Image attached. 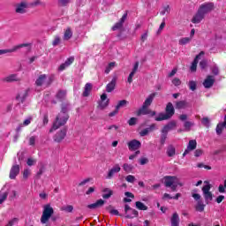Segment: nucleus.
<instances>
[{
    "label": "nucleus",
    "mask_w": 226,
    "mask_h": 226,
    "mask_svg": "<svg viewBox=\"0 0 226 226\" xmlns=\"http://www.w3.org/2000/svg\"><path fill=\"white\" fill-rule=\"evenodd\" d=\"M154 96H156L155 93L151 94L145 100L143 106L144 107H151V103H153V100H154Z\"/></svg>",
    "instance_id": "a878e982"
},
{
    "label": "nucleus",
    "mask_w": 226,
    "mask_h": 226,
    "mask_svg": "<svg viewBox=\"0 0 226 226\" xmlns=\"http://www.w3.org/2000/svg\"><path fill=\"white\" fill-rule=\"evenodd\" d=\"M4 82H19L20 79H19V76L17 74H11L5 78H4Z\"/></svg>",
    "instance_id": "393cba45"
},
{
    "label": "nucleus",
    "mask_w": 226,
    "mask_h": 226,
    "mask_svg": "<svg viewBox=\"0 0 226 226\" xmlns=\"http://www.w3.org/2000/svg\"><path fill=\"white\" fill-rule=\"evenodd\" d=\"M65 137H66V129H62L60 132L55 134V136L53 137V140L59 144L60 142H63V140H64Z\"/></svg>",
    "instance_id": "9d476101"
},
{
    "label": "nucleus",
    "mask_w": 226,
    "mask_h": 226,
    "mask_svg": "<svg viewBox=\"0 0 226 226\" xmlns=\"http://www.w3.org/2000/svg\"><path fill=\"white\" fill-rule=\"evenodd\" d=\"M197 148V141L195 139H191L188 143L187 148L185 150L183 156H186L190 151H193Z\"/></svg>",
    "instance_id": "dca6fc26"
},
{
    "label": "nucleus",
    "mask_w": 226,
    "mask_h": 226,
    "mask_svg": "<svg viewBox=\"0 0 226 226\" xmlns=\"http://www.w3.org/2000/svg\"><path fill=\"white\" fill-rule=\"evenodd\" d=\"M26 165H28V167H33V165H36V160L33 158H28L26 161Z\"/></svg>",
    "instance_id": "3c124183"
},
{
    "label": "nucleus",
    "mask_w": 226,
    "mask_h": 226,
    "mask_svg": "<svg viewBox=\"0 0 226 226\" xmlns=\"http://www.w3.org/2000/svg\"><path fill=\"white\" fill-rule=\"evenodd\" d=\"M102 193V199H110L114 194V192L109 188H104Z\"/></svg>",
    "instance_id": "cd10ccee"
},
{
    "label": "nucleus",
    "mask_w": 226,
    "mask_h": 226,
    "mask_svg": "<svg viewBox=\"0 0 226 226\" xmlns=\"http://www.w3.org/2000/svg\"><path fill=\"white\" fill-rule=\"evenodd\" d=\"M17 223H19V218H12L8 222V223L5 226H13L17 225Z\"/></svg>",
    "instance_id": "a18cd8bd"
},
{
    "label": "nucleus",
    "mask_w": 226,
    "mask_h": 226,
    "mask_svg": "<svg viewBox=\"0 0 226 226\" xmlns=\"http://www.w3.org/2000/svg\"><path fill=\"white\" fill-rule=\"evenodd\" d=\"M59 43H61V37L56 36L52 42L53 47H57Z\"/></svg>",
    "instance_id": "603ef678"
},
{
    "label": "nucleus",
    "mask_w": 226,
    "mask_h": 226,
    "mask_svg": "<svg viewBox=\"0 0 226 226\" xmlns=\"http://www.w3.org/2000/svg\"><path fill=\"white\" fill-rule=\"evenodd\" d=\"M109 99H107L106 101H101V102L99 103V109L103 110V109H106V107H109Z\"/></svg>",
    "instance_id": "c03bdc74"
},
{
    "label": "nucleus",
    "mask_w": 226,
    "mask_h": 226,
    "mask_svg": "<svg viewBox=\"0 0 226 226\" xmlns=\"http://www.w3.org/2000/svg\"><path fill=\"white\" fill-rule=\"evenodd\" d=\"M211 185H207L202 187V192L205 199L206 204H210L213 200V192H210Z\"/></svg>",
    "instance_id": "423d86ee"
},
{
    "label": "nucleus",
    "mask_w": 226,
    "mask_h": 226,
    "mask_svg": "<svg viewBox=\"0 0 226 226\" xmlns=\"http://www.w3.org/2000/svg\"><path fill=\"white\" fill-rule=\"evenodd\" d=\"M128 17V13H124L120 20L112 26V31H117V29H123V25L124 24L126 19Z\"/></svg>",
    "instance_id": "4468645a"
},
{
    "label": "nucleus",
    "mask_w": 226,
    "mask_h": 226,
    "mask_svg": "<svg viewBox=\"0 0 226 226\" xmlns=\"http://www.w3.org/2000/svg\"><path fill=\"white\" fill-rule=\"evenodd\" d=\"M123 169H124V172L129 174V172H132L133 170V165L128 164V163H124L123 165Z\"/></svg>",
    "instance_id": "79ce46f5"
},
{
    "label": "nucleus",
    "mask_w": 226,
    "mask_h": 226,
    "mask_svg": "<svg viewBox=\"0 0 226 226\" xmlns=\"http://www.w3.org/2000/svg\"><path fill=\"white\" fill-rule=\"evenodd\" d=\"M114 68H116V62H111L108 64V66L106 67L104 73L109 74L110 73L111 70H114Z\"/></svg>",
    "instance_id": "4c0bfd02"
},
{
    "label": "nucleus",
    "mask_w": 226,
    "mask_h": 226,
    "mask_svg": "<svg viewBox=\"0 0 226 226\" xmlns=\"http://www.w3.org/2000/svg\"><path fill=\"white\" fill-rule=\"evenodd\" d=\"M129 126H134V124H137V118L132 117L128 121Z\"/></svg>",
    "instance_id": "13d9d810"
},
{
    "label": "nucleus",
    "mask_w": 226,
    "mask_h": 226,
    "mask_svg": "<svg viewBox=\"0 0 226 226\" xmlns=\"http://www.w3.org/2000/svg\"><path fill=\"white\" fill-rule=\"evenodd\" d=\"M147 114H151V109H147V106H142L139 110H138V116H147Z\"/></svg>",
    "instance_id": "bb28decb"
},
{
    "label": "nucleus",
    "mask_w": 226,
    "mask_h": 226,
    "mask_svg": "<svg viewBox=\"0 0 226 226\" xmlns=\"http://www.w3.org/2000/svg\"><path fill=\"white\" fill-rule=\"evenodd\" d=\"M19 174H20V167L17 164L13 165L11 169L9 177L10 179H15Z\"/></svg>",
    "instance_id": "f3484780"
},
{
    "label": "nucleus",
    "mask_w": 226,
    "mask_h": 226,
    "mask_svg": "<svg viewBox=\"0 0 226 226\" xmlns=\"http://www.w3.org/2000/svg\"><path fill=\"white\" fill-rule=\"evenodd\" d=\"M59 6H68L70 0H58Z\"/></svg>",
    "instance_id": "5fc2aeb1"
},
{
    "label": "nucleus",
    "mask_w": 226,
    "mask_h": 226,
    "mask_svg": "<svg viewBox=\"0 0 226 226\" xmlns=\"http://www.w3.org/2000/svg\"><path fill=\"white\" fill-rule=\"evenodd\" d=\"M29 174H31V171L29 170H25L23 172V177L24 179H27L29 177Z\"/></svg>",
    "instance_id": "e2e57ef3"
},
{
    "label": "nucleus",
    "mask_w": 226,
    "mask_h": 226,
    "mask_svg": "<svg viewBox=\"0 0 226 226\" xmlns=\"http://www.w3.org/2000/svg\"><path fill=\"white\" fill-rule=\"evenodd\" d=\"M170 119V117L166 113H159L157 117H155V121H167Z\"/></svg>",
    "instance_id": "7c9ffc66"
},
{
    "label": "nucleus",
    "mask_w": 226,
    "mask_h": 226,
    "mask_svg": "<svg viewBox=\"0 0 226 226\" xmlns=\"http://www.w3.org/2000/svg\"><path fill=\"white\" fill-rule=\"evenodd\" d=\"M150 132L148 127L146 129H143L140 132L139 135L140 137H146V135H147Z\"/></svg>",
    "instance_id": "bf43d9fd"
},
{
    "label": "nucleus",
    "mask_w": 226,
    "mask_h": 226,
    "mask_svg": "<svg viewBox=\"0 0 226 226\" xmlns=\"http://www.w3.org/2000/svg\"><path fill=\"white\" fill-rule=\"evenodd\" d=\"M92 90H93V85L91 83H87L85 85L84 92H83L82 95L85 98H87V96H89V94H91Z\"/></svg>",
    "instance_id": "b1692460"
},
{
    "label": "nucleus",
    "mask_w": 226,
    "mask_h": 226,
    "mask_svg": "<svg viewBox=\"0 0 226 226\" xmlns=\"http://www.w3.org/2000/svg\"><path fill=\"white\" fill-rule=\"evenodd\" d=\"M215 85V76L208 75L203 81V87L205 89H211Z\"/></svg>",
    "instance_id": "9b49d317"
},
{
    "label": "nucleus",
    "mask_w": 226,
    "mask_h": 226,
    "mask_svg": "<svg viewBox=\"0 0 226 226\" xmlns=\"http://www.w3.org/2000/svg\"><path fill=\"white\" fill-rule=\"evenodd\" d=\"M188 107V102L186 101H178L176 102V109L181 110V109H186Z\"/></svg>",
    "instance_id": "c85d7f7f"
},
{
    "label": "nucleus",
    "mask_w": 226,
    "mask_h": 226,
    "mask_svg": "<svg viewBox=\"0 0 226 226\" xmlns=\"http://www.w3.org/2000/svg\"><path fill=\"white\" fill-rule=\"evenodd\" d=\"M23 47H31V43L19 44L10 49H0V56H3L4 54H11V52H17V50H19V49H23Z\"/></svg>",
    "instance_id": "0eeeda50"
},
{
    "label": "nucleus",
    "mask_w": 226,
    "mask_h": 226,
    "mask_svg": "<svg viewBox=\"0 0 226 226\" xmlns=\"http://www.w3.org/2000/svg\"><path fill=\"white\" fill-rule=\"evenodd\" d=\"M116 84H117V77H113L111 81L106 86V92L112 93L116 89Z\"/></svg>",
    "instance_id": "a211bd4d"
},
{
    "label": "nucleus",
    "mask_w": 226,
    "mask_h": 226,
    "mask_svg": "<svg viewBox=\"0 0 226 226\" xmlns=\"http://www.w3.org/2000/svg\"><path fill=\"white\" fill-rule=\"evenodd\" d=\"M62 211H66L67 213H72L73 211V206L68 205L62 207Z\"/></svg>",
    "instance_id": "8fccbe9b"
},
{
    "label": "nucleus",
    "mask_w": 226,
    "mask_h": 226,
    "mask_svg": "<svg viewBox=\"0 0 226 226\" xmlns=\"http://www.w3.org/2000/svg\"><path fill=\"white\" fill-rule=\"evenodd\" d=\"M125 181H127V183H135V181H136L135 176L128 175V176L125 177Z\"/></svg>",
    "instance_id": "de8ad7c7"
},
{
    "label": "nucleus",
    "mask_w": 226,
    "mask_h": 226,
    "mask_svg": "<svg viewBox=\"0 0 226 226\" xmlns=\"http://www.w3.org/2000/svg\"><path fill=\"white\" fill-rule=\"evenodd\" d=\"M206 66H207V61L202 60V61L200 63V67L201 68V70H204V69H206Z\"/></svg>",
    "instance_id": "0e129e2a"
},
{
    "label": "nucleus",
    "mask_w": 226,
    "mask_h": 226,
    "mask_svg": "<svg viewBox=\"0 0 226 226\" xmlns=\"http://www.w3.org/2000/svg\"><path fill=\"white\" fill-rule=\"evenodd\" d=\"M127 146L129 147V151H137V149H140V146H142V144L137 139H132L128 142Z\"/></svg>",
    "instance_id": "ddd939ff"
},
{
    "label": "nucleus",
    "mask_w": 226,
    "mask_h": 226,
    "mask_svg": "<svg viewBox=\"0 0 226 226\" xmlns=\"http://www.w3.org/2000/svg\"><path fill=\"white\" fill-rule=\"evenodd\" d=\"M8 199V192L0 191V206Z\"/></svg>",
    "instance_id": "72a5a7b5"
},
{
    "label": "nucleus",
    "mask_w": 226,
    "mask_h": 226,
    "mask_svg": "<svg viewBox=\"0 0 226 226\" xmlns=\"http://www.w3.org/2000/svg\"><path fill=\"white\" fill-rule=\"evenodd\" d=\"M192 41V37H183L179 39L178 43L179 45H188Z\"/></svg>",
    "instance_id": "f704fd0d"
},
{
    "label": "nucleus",
    "mask_w": 226,
    "mask_h": 226,
    "mask_svg": "<svg viewBox=\"0 0 226 226\" xmlns=\"http://www.w3.org/2000/svg\"><path fill=\"white\" fill-rule=\"evenodd\" d=\"M205 207L206 206L204 205L202 200H199V201H197V205H196L195 208H196V211H200V213H202V211H204Z\"/></svg>",
    "instance_id": "ea45409f"
},
{
    "label": "nucleus",
    "mask_w": 226,
    "mask_h": 226,
    "mask_svg": "<svg viewBox=\"0 0 226 226\" xmlns=\"http://www.w3.org/2000/svg\"><path fill=\"white\" fill-rule=\"evenodd\" d=\"M189 89H191V91H195V89H197V82L190 81L189 82Z\"/></svg>",
    "instance_id": "09e8293b"
},
{
    "label": "nucleus",
    "mask_w": 226,
    "mask_h": 226,
    "mask_svg": "<svg viewBox=\"0 0 226 226\" xmlns=\"http://www.w3.org/2000/svg\"><path fill=\"white\" fill-rule=\"evenodd\" d=\"M171 226H179V215L174 213L171 217Z\"/></svg>",
    "instance_id": "c756f323"
},
{
    "label": "nucleus",
    "mask_w": 226,
    "mask_h": 226,
    "mask_svg": "<svg viewBox=\"0 0 226 226\" xmlns=\"http://www.w3.org/2000/svg\"><path fill=\"white\" fill-rule=\"evenodd\" d=\"M31 121H33V117H29L28 118H26L23 122L22 126H29V124H31Z\"/></svg>",
    "instance_id": "6e6d98bb"
},
{
    "label": "nucleus",
    "mask_w": 226,
    "mask_h": 226,
    "mask_svg": "<svg viewBox=\"0 0 226 226\" xmlns=\"http://www.w3.org/2000/svg\"><path fill=\"white\" fill-rule=\"evenodd\" d=\"M205 14L198 10V12L193 16L192 22V24H200V22L204 19Z\"/></svg>",
    "instance_id": "aec40b11"
},
{
    "label": "nucleus",
    "mask_w": 226,
    "mask_h": 226,
    "mask_svg": "<svg viewBox=\"0 0 226 226\" xmlns=\"http://www.w3.org/2000/svg\"><path fill=\"white\" fill-rule=\"evenodd\" d=\"M125 218H137L139 216V211L132 208L130 205L124 206Z\"/></svg>",
    "instance_id": "6e6552de"
},
{
    "label": "nucleus",
    "mask_w": 226,
    "mask_h": 226,
    "mask_svg": "<svg viewBox=\"0 0 226 226\" xmlns=\"http://www.w3.org/2000/svg\"><path fill=\"white\" fill-rule=\"evenodd\" d=\"M172 84L175 85V86H181V79H177V78H175L173 80H172Z\"/></svg>",
    "instance_id": "338daca9"
},
{
    "label": "nucleus",
    "mask_w": 226,
    "mask_h": 226,
    "mask_svg": "<svg viewBox=\"0 0 226 226\" xmlns=\"http://www.w3.org/2000/svg\"><path fill=\"white\" fill-rule=\"evenodd\" d=\"M73 36V32H72V28H67L64 34V40L68 41Z\"/></svg>",
    "instance_id": "473e14b6"
},
{
    "label": "nucleus",
    "mask_w": 226,
    "mask_h": 226,
    "mask_svg": "<svg viewBox=\"0 0 226 226\" xmlns=\"http://www.w3.org/2000/svg\"><path fill=\"white\" fill-rule=\"evenodd\" d=\"M118 172H121V166L119 164H115L108 172V175L106 177V179H112L116 174H118Z\"/></svg>",
    "instance_id": "1a4fd4ad"
},
{
    "label": "nucleus",
    "mask_w": 226,
    "mask_h": 226,
    "mask_svg": "<svg viewBox=\"0 0 226 226\" xmlns=\"http://www.w3.org/2000/svg\"><path fill=\"white\" fill-rule=\"evenodd\" d=\"M165 111L170 119L172 117V116H174V114H176V109H174V105H172V102H169L167 104Z\"/></svg>",
    "instance_id": "412c9836"
},
{
    "label": "nucleus",
    "mask_w": 226,
    "mask_h": 226,
    "mask_svg": "<svg viewBox=\"0 0 226 226\" xmlns=\"http://www.w3.org/2000/svg\"><path fill=\"white\" fill-rule=\"evenodd\" d=\"M54 82V75L47 76L46 74L40 75L35 80V85L39 87H49Z\"/></svg>",
    "instance_id": "20e7f679"
},
{
    "label": "nucleus",
    "mask_w": 226,
    "mask_h": 226,
    "mask_svg": "<svg viewBox=\"0 0 226 226\" xmlns=\"http://www.w3.org/2000/svg\"><path fill=\"white\" fill-rule=\"evenodd\" d=\"M164 186L166 188H170L171 192H177V186H181L179 184V178L176 176H165L163 177Z\"/></svg>",
    "instance_id": "7ed1b4c3"
},
{
    "label": "nucleus",
    "mask_w": 226,
    "mask_h": 226,
    "mask_svg": "<svg viewBox=\"0 0 226 226\" xmlns=\"http://www.w3.org/2000/svg\"><path fill=\"white\" fill-rule=\"evenodd\" d=\"M56 98L58 100H64L66 98V90H59L56 94Z\"/></svg>",
    "instance_id": "a19ab883"
},
{
    "label": "nucleus",
    "mask_w": 226,
    "mask_h": 226,
    "mask_svg": "<svg viewBox=\"0 0 226 226\" xmlns=\"http://www.w3.org/2000/svg\"><path fill=\"white\" fill-rule=\"evenodd\" d=\"M135 76V72H131V73L128 76L127 82L129 84H132L133 82V77Z\"/></svg>",
    "instance_id": "052dcab7"
},
{
    "label": "nucleus",
    "mask_w": 226,
    "mask_h": 226,
    "mask_svg": "<svg viewBox=\"0 0 226 226\" xmlns=\"http://www.w3.org/2000/svg\"><path fill=\"white\" fill-rule=\"evenodd\" d=\"M128 103L129 102L126 100L119 101L116 106V109L119 110V109H123V108L126 107L128 105Z\"/></svg>",
    "instance_id": "e433bc0d"
},
{
    "label": "nucleus",
    "mask_w": 226,
    "mask_h": 226,
    "mask_svg": "<svg viewBox=\"0 0 226 226\" xmlns=\"http://www.w3.org/2000/svg\"><path fill=\"white\" fill-rule=\"evenodd\" d=\"M70 119V116L68 115V108L63 107L60 113L56 116L55 122L53 123L52 128L49 130L50 133H52L53 130H58L61 126H64L65 123Z\"/></svg>",
    "instance_id": "f257e3e1"
},
{
    "label": "nucleus",
    "mask_w": 226,
    "mask_h": 226,
    "mask_svg": "<svg viewBox=\"0 0 226 226\" xmlns=\"http://www.w3.org/2000/svg\"><path fill=\"white\" fill-rule=\"evenodd\" d=\"M73 61H75V57L70 56L69 58H67V60L64 64H62L59 66L58 70L60 72H63V70H66V68H68V66H70V64H73Z\"/></svg>",
    "instance_id": "6ab92c4d"
},
{
    "label": "nucleus",
    "mask_w": 226,
    "mask_h": 226,
    "mask_svg": "<svg viewBox=\"0 0 226 226\" xmlns=\"http://www.w3.org/2000/svg\"><path fill=\"white\" fill-rule=\"evenodd\" d=\"M195 124L193 122L185 121L184 124V127L185 129V132H190L192 130V126H193Z\"/></svg>",
    "instance_id": "37998d69"
},
{
    "label": "nucleus",
    "mask_w": 226,
    "mask_h": 226,
    "mask_svg": "<svg viewBox=\"0 0 226 226\" xmlns=\"http://www.w3.org/2000/svg\"><path fill=\"white\" fill-rule=\"evenodd\" d=\"M27 6H28V4H27V2H26V1L17 4L15 5L16 13H20V14L26 13V9L27 8Z\"/></svg>",
    "instance_id": "f8f14e48"
},
{
    "label": "nucleus",
    "mask_w": 226,
    "mask_h": 226,
    "mask_svg": "<svg viewBox=\"0 0 226 226\" xmlns=\"http://www.w3.org/2000/svg\"><path fill=\"white\" fill-rule=\"evenodd\" d=\"M154 130H158V126L156 125V124H152L148 127V131L151 132H154Z\"/></svg>",
    "instance_id": "680f3d73"
},
{
    "label": "nucleus",
    "mask_w": 226,
    "mask_h": 226,
    "mask_svg": "<svg viewBox=\"0 0 226 226\" xmlns=\"http://www.w3.org/2000/svg\"><path fill=\"white\" fill-rule=\"evenodd\" d=\"M27 94H28V91L25 90L22 94H19L17 96V100H20L21 103H24V100H26V98H27Z\"/></svg>",
    "instance_id": "58836bf2"
},
{
    "label": "nucleus",
    "mask_w": 226,
    "mask_h": 226,
    "mask_svg": "<svg viewBox=\"0 0 226 226\" xmlns=\"http://www.w3.org/2000/svg\"><path fill=\"white\" fill-rule=\"evenodd\" d=\"M202 150L201 149H197L194 152V156H196V158H199V156H202Z\"/></svg>",
    "instance_id": "774afa93"
},
{
    "label": "nucleus",
    "mask_w": 226,
    "mask_h": 226,
    "mask_svg": "<svg viewBox=\"0 0 226 226\" xmlns=\"http://www.w3.org/2000/svg\"><path fill=\"white\" fill-rule=\"evenodd\" d=\"M200 56H204V51H201L199 55L194 58L192 65L191 72H197V64H199V59H200Z\"/></svg>",
    "instance_id": "4be33fe9"
},
{
    "label": "nucleus",
    "mask_w": 226,
    "mask_h": 226,
    "mask_svg": "<svg viewBox=\"0 0 226 226\" xmlns=\"http://www.w3.org/2000/svg\"><path fill=\"white\" fill-rule=\"evenodd\" d=\"M177 127V122L176 120L170 121L167 124H165L161 130V144L163 146L165 141L167 140V136L169 135V132H172V130H176Z\"/></svg>",
    "instance_id": "f03ea898"
},
{
    "label": "nucleus",
    "mask_w": 226,
    "mask_h": 226,
    "mask_svg": "<svg viewBox=\"0 0 226 226\" xmlns=\"http://www.w3.org/2000/svg\"><path fill=\"white\" fill-rule=\"evenodd\" d=\"M202 124L206 126L207 128H209V118L207 117H203L201 120Z\"/></svg>",
    "instance_id": "4d7b16f0"
},
{
    "label": "nucleus",
    "mask_w": 226,
    "mask_h": 226,
    "mask_svg": "<svg viewBox=\"0 0 226 226\" xmlns=\"http://www.w3.org/2000/svg\"><path fill=\"white\" fill-rule=\"evenodd\" d=\"M105 204V200H98L95 203L90 204L87 206L88 209H98V207H102Z\"/></svg>",
    "instance_id": "5701e85b"
},
{
    "label": "nucleus",
    "mask_w": 226,
    "mask_h": 226,
    "mask_svg": "<svg viewBox=\"0 0 226 226\" xmlns=\"http://www.w3.org/2000/svg\"><path fill=\"white\" fill-rule=\"evenodd\" d=\"M135 206L139 211H147V206L140 201H136Z\"/></svg>",
    "instance_id": "2f4dec72"
},
{
    "label": "nucleus",
    "mask_w": 226,
    "mask_h": 226,
    "mask_svg": "<svg viewBox=\"0 0 226 226\" xmlns=\"http://www.w3.org/2000/svg\"><path fill=\"white\" fill-rule=\"evenodd\" d=\"M167 154L170 157L174 156L176 154V147H174L172 145L169 146L167 149Z\"/></svg>",
    "instance_id": "c9c22d12"
},
{
    "label": "nucleus",
    "mask_w": 226,
    "mask_h": 226,
    "mask_svg": "<svg viewBox=\"0 0 226 226\" xmlns=\"http://www.w3.org/2000/svg\"><path fill=\"white\" fill-rule=\"evenodd\" d=\"M95 190V187H89L88 190L86 192V195H91V193H94Z\"/></svg>",
    "instance_id": "69168bd1"
},
{
    "label": "nucleus",
    "mask_w": 226,
    "mask_h": 226,
    "mask_svg": "<svg viewBox=\"0 0 226 226\" xmlns=\"http://www.w3.org/2000/svg\"><path fill=\"white\" fill-rule=\"evenodd\" d=\"M213 8H215V4L213 3H208L202 4L199 11L206 15V13H209V11H212Z\"/></svg>",
    "instance_id": "2eb2a0df"
},
{
    "label": "nucleus",
    "mask_w": 226,
    "mask_h": 226,
    "mask_svg": "<svg viewBox=\"0 0 226 226\" xmlns=\"http://www.w3.org/2000/svg\"><path fill=\"white\" fill-rule=\"evenodd\" d=\"M165 13H170V5L164 6L162 11H161V15H165Z\"/></svg>",
    "instance_id": "49530a36"
},
{
    "label": "nucleus",
    "mask_w": 226,
    "mask_h": 226,
    "mask_svg": "<svg viewBox=\"0 0 226 226\" xmlns=\"http://www.w3.org/2000/svg\"><path fill=\"white\" fill-rule=\"evenodd\" d=\"M54 215V208L50 207V205H45L44 209L42 212V215L41 217V223H47L49 220H50V217Z\"/></svg>",
    "instance_id": "39448f33"
},
{
    "label": "nucleus",
    "mask_w": 226,
    "mask_h": 226,
    "mask_svg": "<svg viewBox=\"0 0 226 226\" xmlns=\"http://www.w3.org/2000/svg\"><path fill=\"white\" fill-rule=\"evenodd\" d=\"M211 72L214 75H218L220 73V69L218 68V66L214 65L211 68Z\"/></svg>",
    "instance_id": "864d4df0"
}]
</instances>
